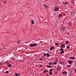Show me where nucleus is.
I'll use <instances>...</instances> for the list:
<instances>
[{
	"instance_id": "nucleus-30",
	"label": "nucleus",
	"mask_w": 76,
	"mask_h": 76,
	"mask_svg": "<svg viewBox=\"0 0 76 76\" xmlns=\"http://www.w3.org/2000/svg\"><path fill=\"white\" fill-rule=\"evenodd\" d=\"M4 63L5 64H6V63H7V64H9V63H7V62H4Z\"/></svg>"
},
{
	"instance_id": "nucleus-18",
	"label": "nucleus",
	"mask_w": 76,
	"mask_h": 76,
	"mask_svg": "<svg viewBox=\"0 0 76 76\" xmlns=\"http://www.w3.org/2000/svg\"><path fill=\"white\" fill-rule=\"evenodd\" d=\"M58 16L59 18H60V17H61V14H59L58 15Z\"/></svg>"
},
{
	"instance_id": "nucleus-2",
	"label": "nucleus",
	"mask_w": 76,
	"mask_h": 76,
	"mask_svg": "<svg viewBox=\"0 0 76 76\" xmlns=\"http://www.w3.org/2000/svg\"><path fill=\"white\" fill-rule=\"evenodd\" d=\"M59 10V7H56L54 8V11H56V12H57V11H58Z\"/></svg>"
},
{
	"instance_id": "nucleus-20",
	"label": "nucleus",
	"mask_w": 76,
	"mask_h": 76,
	"mask_svg": "<svg viewBox=\"0 0 76 76\" xmlns=\"http://www.w3.org/2000/svg\"><path fill=\"white\" fill-rule=\"evenodd\" d=\"M39 60H42V61H44V59H42V58H40V59H39Z\"/></svg>"
},
{
	"instance_id": "nucleus-13",
	"label": "nucleus",
	"mask_w": 76,
	"mask_h": 76,
	"mask_svg": "<svg viewBox=\"0 0 76 76\" xmlns=\"http://www.w3.org/2000/svg\"><path fill=\"white\" fill-rule=\"evenodd\" d=\"M49 75H53V72H51L50 71Z\"/></svg>"
},
{
	"instance_id": "nucleus-23",
	"label": "nucleus",
	"mask_w": 76,
	"mask_h": 76,
	"mask_svg": "<svg viewBox=\"0 0 76 76\" xmlns=\"http://www.w3.org/2000/svg\"><path fill=\"white\" fill-rule=\"evenodd\" d=\"M44 6H45V7L47 8V7H48L47 6V5H44Z\"/></svg>"
},
{
	"instance_id": "nucleus-10",
	"label": "nucleus",
	"mask_w": 76,
	"mask_h": 76,
	"mask_svg": "<svg viewBox=\"0 0 76 76\" xmlns=\"http://www.w3.org/2000/svg\"><path fill=\"white\" fill-rule=\"evenodd\" d=\"M61 48H65V45H63L61 46Z\"/></svg>"
},
{
	"instance_id": "nucleus-15",
	"label": "nucleus",
	"mask_w": 76,
	"mask_h": 76,
	"mask_svg": "<svg viewBox=\"0 0 76 76\" xmlns=\"http://www.w3.org/2000/svg\"><path fill=\"white\" fill-rule=\"evenodd\" d=\"M66 73H67V72H63L62 73V74H63V75H64L65 74H66Z\"/></svg>"
},
{
	"instance_id": "nucleus-29",
	"label": "nucleus",
	"mask_w": 76,
	"mask_h": 76,
	"mask_svg": "<svg viewBox=\"0 0 76 76\" xmlns=\"http://www.w3.org/2000/svg\"><path fill=\"white\" fill-rule=\"evenodd\" d=\"M44 56H47V54L44 53Z\"/></svg>"
},
{
	"instance_id": "nucleus-17",
	"label": "nucleus",
	"mask_w": 76,
	"mask_h": 76,
	"mask_svg": "<svg viewBox=\"0 0 76 76\" xmlns=\"http://www.w3.org/2000/svg\"><path fill=\"white\" fill-rule=\"evenodd\" d=\"M21 41V40H19V41H18L17 42V43H18L17 44H19V42H20Z\"/></svg>"
},
{
	"instance_id": "nucleus-16",
	"label": "nucleus",
	"mask_w": 76,
	"mask_h": 76,
	"mask_svg": "<svg viewBox=\"0 0 76 76\" xmlns=\"http://www.w3.org/2000/svg\"><path fill=\"white\" fill-rule=\"evenodd\" d=\"M46 54H47V57H49L50 56V54H48V53H46Z\"/></svg>"
},
{
	"instance_id": "nucleus-37",
	"label": "nucleus",
	"mask_w": 76,
	"mask_h": 76,
	"mask_svg": "<svg viewBox=\"0 0 76 76\" xmlns=\"http://www.w3.org/2000/svg\"><path fill=\"white\" fill-rule=\"evenodd\" d=\"M63 63H64V62H63Z\"/></svg>"
},
{
	"instance_id": "nucleus-26",
	"label": "nucleus",
	"mask_w": 76,
	"mask_h": 76,
	"mask_svg": "<svg viewBox=\"0 0 76 76\" xmlns=\"http://www.w3.org/2000/svg\"><path fill=\"white\" fill-rule=\"evenodd\" d=\"M53 70V69H51L50 70V72H51V71H52Z\"/></svg>"
},
{
	"instance_id": "nucleus-7",
	"label": "nucleus",
	"mask_w": 76,
	"mask_h": 76,
	"mask_svg": "<svg viewBox=\"0 0 76 76\" xmlns=\"http://www.w3.org/2000/svg\"><path fill=\"white\" fill-rule=\"evenodd\" d=\"M7 66L8 67H12V65L10 64H7Z\"/></svg>"
},
{
	"instance_id": "nucleus-1",
	"label": "nucleus",
	"mask_w": 76,
	"mask_h": 76,
	"mask_svg": "<svg viewBox=\"0 0 76 76\" xmlns=\"http://www.w3.org/2000/svg\"><path fill=\"white\" fill-rule=\"evenodd\" d=\"M37 44H30L29 45V47H35L36 46H37Z\"/></svg>"
},
{
	"instance_id": "nucleus-25",
	"label": "nucleus",
	"mask_w": 76,
	"mask_h": 76,
	"mask_svg": "<svg viewBox=\"0 0 76 76\" xmlns=\"http://www.w3.org/2000/svg\"><path fill=\"white\" fill-rule=\"evenodd\" d=\"M55 45H58V43H56L55 44Z\"/></svg>"
},
{
	"instance_id": "nucleus-36",
	"label": "nucleus",
	"mask_w": 76,
	"mask_h": 76,
	"mask_svg": "<svg viewBox=\"0 0 76 76\" xmlns=\"http://www.w3.org/2000/svg\"><path fill=\"white\" fill-rule=\"evenodd\" d=\"M60 64H61V65H63L61 62H60Z\"/></svg>"
},
{
	"instance_id": "nucleus-11",
	"label": "nucleus",
	"mask_w": 76,
	"mask_h": 76,
	"mask_svg": "<svg viewBox=\"0 0 76 76\" xmlns=\"http://www.w3.org/2000/svg\"><path fill=\"white\" fill-rule=\"evenodd\" d=\"M45 72H48V70H45L43 71V73H45Z\"/></svg>"
},
{
	"instance_id": "nucleus-12",
	"label": "nucleus",
	"mask_w": 76,
	"mask_h": 76,
	"mask_svg": "<svg viewBox=\"0 0 76 76\" xmlns=\"http://www.w3.org/2000/svg\"><path fill=\"white\" fill-rule=\"evenodd\" d=\"M31 23L32 24H34V20H31Z\"/></svg>"
},
{
	"instance_id": "nucleus-22",
	"label": "nucleus",
	"mask_w": 76,
	"mask_h": 76,
	"mask_svg": "<svg viewBox=\"0 0 76 76\" xmlns=\"http://www.w3.org/2000/svg\"><path fill=\"white\" fill-rule=\"evenodd\" d=\"M48 64L49 65H51V64H52V63H51L50 62Z\"/></svg>"
},
{
	"instance_id": "nucleus-32",
	"label": "nucleus",
	"mask_w": 76,
	"mask_h": 76,
	"mask_svg": "<svg viewBox=\"0 0 76 76\" xmlns=\"http://www.w3.org/2000/svg\"><path fill=\"white\" fill-rule=\"evenodd\" d=\"M40 43H42V41H39Z\"/></svg>"
},
{
	"instance_id": "nucleus-34",
	"label": "nucleus",
	"mask_w": 76,
	"mask_h": 76,
	"mask_svg": "<svg viewBox=\"0 0 76 76\" xmlns=\"http://www.w3.org/2000/svg\"><path fill=\"white\" fill-rule=\"evenodd\" d=\"M67 4V2H66L65 3V4Z\"/></svg>"
},
{
	"instance_id": "nucleus-31",
	"label": "nucleus",
	"mask_w": 76,
	"mask_h": 76,
	"mask_svg": "<svg viewBox=\"0 0 76 76\" xmlns=\"http://www.w3.org/2000/svg\"><path fill=\"white\" fill-rule=\"evenodd\" d=\"M70 47L69 46H68L66 47V48H69Z\"/></svg>"
},
{
	"instance_id": "nucleus-35",
	"label": "nucleus",
	"mask_w": 76,
	"mask_h": 76,
	"mask_svg": "<svg viewBox=\"0 0 76 76\" xmlns=\"http://www.w3.org/2000/svg\"><path fill=\"white\" fill-rule=\"evenodd\" d=\"M55 61H58L57 60V59L56 58V59Z\"/></svg>"
},
{
	"instance_id": "nucleus-6",
	"label": "nucleus",
	"mask_w": 76,
	"mask_h": 76,
	"mask_svg": "<svg viewBox=\"0 0 76 76\" xmlns=\"http://www.w3.org/2000/svg\"><path fill=\"white\" fill-rule=\"evenodd\" d=\"M53 67V66H50L49 65L46 66V67L47 68H52Z\"/></svg>"
},
{
	"instance_id": "nucleus-28",
	"label": "nucleus",
	"mask_w": 76,
	"mask_h": 76,
	"mask_svg": "<svg viewBox=\"0 0 76 76\" xmlns=\"http://www.w3.org/2000/svg\"><path fill=\"white\" fill-rule=\"evenodd\" d=\"M60 50H61V51H63V48H61V49H60Z\"/></svg>"
},
{
	"instance_id": "nucleus-19",
	"label": "nucleus",
	"mask_w": 76,
	"mask_h": 76,
	"mask_svg": "<svg viewBox=\"0 0 76 76\" xmlns=\"http://www.w3.org/2000/svg\"><path fill=\"white\" fill-rule=\"evenodd\" d=\"M64 53V50H62L61 53H60L61 54H63Z\"/></svg>"
},
{
	"instance_id": "nucleus-27",
	"label": "nucleus",
	"mask_w": 76,
	"mask_h": 76,
	"mask_svg": "<svg viewBox=\"0 0 76 76\" xmlns=\"http://www.w3.org/2000/svg\"><path fill=\"white\" fill-rule=\"evenodd\" d=\"M6 73H9V71H7L5 72Z\"/></svg>"
},
{
	"instance_id": "nucleus-21",
	"label": "nucleus",
	"mask_w": 76,
	"mask_h": 76,
	"mask_svg": "<svg viewBox=\"0 0 76 76\" xmlns=\"http://www.w3.org/2000/svg\"><path fill=\"white\" fill-rule=\"evenodd\" d=\"M39 67L40 68H42V66L41 65H40L39 66Z\"/></svg>"
},
{
	"instance_id": "nucleus-8",
	"label": "nucleus",
	"mask_w": 76,
	"mask_h": 76,
	"mask_svg": "<svg viewBox=\"0 0 76 76\" xmlns=\"http://www.w3.org/2000/svg\"><path fill=\"white\" fill-rule=\"evenodd\" d=\"M54 49V46H52L50 48V50L51 51L52 50H53Z\"/></svg>"
},
{
	"instance_id": "nucleus-9",
	"label": "nucleus",
	"mask_w": 76,
	"mask_h": 76,
	"mask_svg": "<svg viewBox=\"0 0 76 76\" xmlns=\"http://www.w3.org/2000/svg\"><path fill=\"white\" fill-rule=\"evenodd\" d=\"M15 76H20V74H18L16 73H15Z\"/></svg>"
},
{
	"instance_id": "nucleus-4",
	"label": "nucleus",
	"mask_w": 76,
	"mask_h": 76,
	"mask_svg": "<svg viewBox=\"0 0 76 76\" xmlns=\"http://www.w3.org/2000/svg\"><path fill=\"white\" fill-rule=\"evenodd\" d=\"M71 66H72L71 65L68 64L66 65V67H67V68H70V67H71Z\"/></svg>"
},
{
	"instance_id": "nucleus-14",
	"label": "nucleus",
	"mask_w": 76,
	"mask_h": 76,
	"mask_svg": "<svg viewBox=\"0 0 76 76\" xmlns=\"http://www.w3.org/2000/svg\"><path fill=\"white\" fill-rule=\"evenodd\" d=\"M52 65H56V64H57V62H54V63H53V64H52Z\"/></svg>"
},
{
	"instance_id": "nucleus-24",
	"label": "nucleus",
	"mask_w": 76,
	"mask_h": 76,
	"mask_svg": "<svg viewBox=\"0 0 76 76\" xmlns=\"http://www.w3.org/2000/svg\"><path fill=\"white\" fill-rule=\"evenodd\" d=\"M65 43H66V45H67L68 44H69V43H68L66 42H65Z\"/></svg>"
},
{
	"instance_id": "nucleus-33",
	"label": "nucleus",
	"mask_w": 76,
	"mask_h": 76,
	"mask_svg": "<svg viewBox=\"0 0 76 76\" xmlns=\"http://www.w3.org/2000/svg\"><path fill=\"white\" fill-rule=\"evenodd\" d=\"M75 73L76 74V69H75Z\"/></svg>"
},
{
	"instance_id": "nucleus-5",
	"label": "nucleus",
	"mask_w": 76,
	"mask_h": 76,
	"mask_svg": "<svg viewBox=\"0 0 76 76\" xmlns=\"http://www.w3.org/2000/svg\"><path fill=\"white\" fill-rule=\"evenodd\" d=\"M69 59H72V60H75V58L74 57H71L69 58Z\"/></svg>"
},
{
	"instance_id": "nucleus-3",
	"label": "nucleus",
	"mask_w": 76,
	"mask_h": 76,
	"mask_svg": "<svg viewBox=\"0 0 76 76\" xmlns=\"http://www.w3.org/2000/svg\"><path fill=\"white\" fill-rule=\"evenodd\" d=\"M67 62L69 63V64H72L73 63V61L71 60H69Z\"/></svg>"
}]
</instances>
